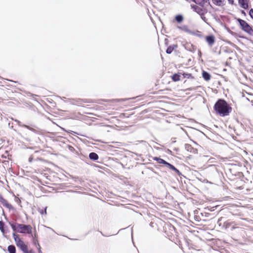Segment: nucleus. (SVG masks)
Wrapping results in <instances>:
<instances>
[{
  "instance_id": "1",
  "label": "nucleus",
  "mask_w": 253,
  "mask_h": 253,
  "mask_svg": "<svg viewBox=\"0 0 253 253\" xmlns=\"http://www.w3.org/2000/svg\"><path fill=\"white\" fill-rule=\"evenodd\" d=\"M207 173L210 181L207 179V190L209 188V186H212L213 189L217 187V181L219 177V174L217 171L215 165L209 164L207 166Z\"/></svg>"
},
{
  "instance_id": "2",
  "label": "nucleus",
  "mask_w": 253,
  "mask_h": 253,
  "mask_svg": "<svg viewBox=\"0 0 253 253\" xmlns=\"http://www.w3.org/2000/svg\"><path fill=\"white\" fill-rule=\"evenodd\" d=\"M215 113L220 117L229 116L232 110L231 104L224 99H218L213 106Z\"/></svg>"
},
{
  "instance_id": "3",
  "label": "nucleus",
  "mask_w": 253,
  "mask_h": 253,
  "mask_svg": "<svg viewBox=\"0 0 253 253\" xmlns=\"http://www.w3.org/2000/svg\"><path fill=\"white\" fill-rule=\"evenodd\" d=\"M12 229L14 232L23 234H31L32 232V226L30 225L20 224L17 222H9Z\"/></svg>"
},
{
  "instance_id": "4",
  "label": "nucleus",
  "mask_w": 253,
  "mask_h": 253,
  "mask_svg": "<svg viewBox=\"0 0 253 253\" xmlns=\"http://www.w3.org/2000/svg\"><path fill=\"white\" fill-rule=\"evenodd\" d=\"M242 30L248 34L250 36H253V28L246 21L239 18H236Z\"/></svg>"
},
{
  "instance_id": "5",
  "label": "nucleus",
  "mask_w": 253,
  "mask_h": 253,
  "mask_svg": "<svg viewBox=\"0 0 253 253\" xmlns=\"http://www.w3.org/2000/svg\"><path fill=\"white\" fill-rule=\"evenodd\" d=\"M217 212L218 211L212 212L211 214V220L208 221L207 222V230H213L215 226L216 222L218 223L219 225H220L221 223L220 222L222 220V218L220 219H217L216 216L217 214Z\"/></svg>"
},
{
  "instance_id": "6",
  "label": "nucleus",
  "mask_w": 253,
  "mask_h": 253,
  "mask_svg": "<svg viewBox=\"0 0 253 253\" xmlns=\"http://www.w3.org/2000/svg\"><path fill=\"white\" fill-rule=\"evenodd\" d=\"M13 237L17 247L24 253H29L27 246L24 244V242L20 238L19 236L14 232L12 234Z\"/></svg>"
},
{
  "instance_id": "7",
  "label": "nucleus",
  "mask_w": 253,
  "mask_h": 253,
  "mask_svg": "<svg viewBox=\"0 0 253 253\" xmlns=\"http://www.w3.org/2000/svg\"><path fill=\"white\" fill-rule=\"evenodd\" d=\"M191 8L193 9V10L197 12L198 14H199L200 15L201 18L205 22H206V16L205 15V9L204 8V4L203 5V6H201L200 5L198 6L195 4H191Z\"/></svg>"
},
{
  "instance_id": "8",
  "label": "nucleus",
  "mask_w": 253,
  "mask_h": 253,
  "mask_svg": "<svg viewBox=\"0 0 253 253\" xmlns=\"http://www.w3.org/2000/svg\"><path fill=\"white\" fill-rule=\"evenodd\" d=\"M211 235L210 233H207V250H210L211 249L215 250L216 247L215 246V244L217 242L216 239L211 238Z\"/></svg>"
},
{
  "instance_id": "9",
  "label": "nucleus",
  "mask_w": 253,
  "mask_h": 253,
  "mask_svg": "<svg viewBox=\"0 0 253 253\" xmlns=\"http://www.w3.org/2000/svg\"><path fill=\"white\" fill-rule=\"evenodd\" d=\"M215 42V38L212 34L207 35V43L210 47H211Z\"/></svg>"
},
{
  "instance_id": "10",
  "label": "nucleus",
  "mask_w": 253,
  "mask_h": 253,
  "mask_svg": "<svg viewBox=\"0 0 253 253\" xmlns=\"http://www.w3.org/2000/svg\"><path fill=\"white\" fill-rule=\"evenodd\" d=\"M217 207V206H213L212 208L211 209L209 208V206H207V222L208 221L211 220V215L212 213H210V212H215V210Z\"/></svg>"
},
{
  "instance_id": "11",
  "label": "nucleus",
  "mask_w": 253,
  "mask_h": 253,
  "mask_svg": "<svg viewBox=\"0 0 253 253\" xmlns=\"http://www.w3.org/2000/svg\"><path fill=\"white\" fill-rule=\"evenodd\" d=\"M0 203L5 207L7 208L9 210L13 209L12 206L11 204L8 203L7 200L4 199L3 197L0 195Z\"/></svg>"
},
{
  "instance_id": "12",
  "label": "nucleus",
  "mask_w": 253,
  "mask_h": 253,
  "mask_svg": "<svg viewBox=\"0 0 253 253\" xmlns=\"http://www.w3.org/2000/svg\"><path fill=\"white\" fill-rule=\"evenodd\" d=\"M249 0H239L238 3L242 8L248 9L249 8Z\"/></svg>"
},
{
  "instance_id": "13",
  "label": "nucleus",
  "mask_w": 253,
  "mask_h": 253,
  "mask_svg": "<svg viewBox=\"0 0 253 253\" xmlns=\"http://www.w3.org/2000/svg\"><path fill=\"white\" fill-rule=\"evenodd\" d=\"M18 125L20 126H22V127H25V128H26L27 129H28L29 130L34 132V133H39V131L36 130V129L31 127L30 126H28V125H24V124H22V123L20 122V121H18Z\"/></svg>"
},
{
  "instance_id": "14",
  "label": "nucleus",
  "mask_w": 253,
  "mask_h": 253,
  "mask_svg": "<svg viewBox=\"0 0 253 253\" xmlns=\"http://www.w3.org/2000/svg\"><path fill=\"white\" fill-rule=\"evenodd\" d=\"M224 29L227 31L228 33L235 37H238L239 38H243V37L239 36L237 33L232 31L225 24L222 25Z\"/></svg>"
},
{
  "instance_id": "15",
  "label": "nucleus",
  "mask_w": 253,
  "mask_h": 253,
  "mask_svg": "<svg viewBox=\"0 0 253 253\" xmlns=\"http://www.w3.org/2000/svg\"><path fill=\"white\" fill-rule=\"evenodd\" d=\"M166 166L169 168V169L174 171L178 175H180L181 174V173L179 171V170L170 163L167 162Z\"/></svg>"
},
{
  "instance_id": "16",
  "label": "nucleus",
  "mask_w": 253,
  "mask_h": 253,
  "mask_svg": "<svg viewBox=\"0 0 253 253\" xmlns=\"http://www.w3.org/2000/svg\"><path fill=\"white\" fill-rule=\"evenodd\" d=\"M88 157L90 160L97 161L99 159L98 155L95 152H91L89 154Z\"/></svg>"
},
{
  "instance_id": "17",
  "label": "nucleus",
  "mask_w": 253,
  "mask_h": 253,
  "mask_svg": "<svg viewBox=\"0 0 253 253\" xmlns=\"http://www.w3.org/2000/svg\"><path fill=\"white\" fill-rule=\"evenodd\" d=\"M181 78V73H175V74H173L171 77L172 80L174 82H177V81L180 80Z\"/></svg>"
},
{
  "instance_id": "18",
  "label": "nucleus",
  "mask_w": 253,
  "mask_h": 253,
  "mask_svg": "<svg viewBox=\"0 0 253 253\" xmlns=\"http://www.w3.org/2000/svg\"><path fill=\"white\" fill-rule=\"evenodd\" d=\"M176 48H177V45L173 44L172 45H170L168 47V48L166 50V53L167 54H169L171 53L173 51V50Z\"/></svg>"
},
{
  "instance_id": "19",
  "label": "nucleus",
  "mask_w": 253,
  "mask_h": 253,
  "mask_svg": "<svg viewBox=\"0 0 253 253\" xmlns=\"http://www.w3.org/2000/svg\"><path fill=\"white\" fill-rule=\"evenodd\" d=\"M178 28L182 30V31L188 33L190 34H193V31L190 30L187 26H183L182 27H178Z\"/></svg>"
},
{
  "instance_id": "20",
  "label": "nucleus",
  "mask_w": 253,
  "mask_h": 253,
  "mask_svg": "<svg viewBox=\"0 0 253 253\" xmlns=\"http://www.w3.org/2000/svg\"><path fill=\"white\" fill-rule=\"evenodd\" d=\"M153 160H155V161H156L157 162H158V163L159 164H164L166 166L167 162L165 160H164V159H161L160 158H159V157H155L153 158Z\"/></svg>"
},
{
  "instance_id": "21",
  "label": "nucleus",
  "mask_w": 253,
  "mask_h": 253,
  "mask_svg": "<svg viewBox=\"0 0 253 253\" xmlns=\"http://www.w3.org/2000/svg\"><path fill=\"white\" fill-rule=\"evenodd\" d=\"M7 250L9 253H15L16 248L14 245H9L8 246Z\"/></svg>"
},
{
  "instance_id": "22",
  "label": "nucleus",
  "mask_w": 253,
  "mask_h": 253,
  "mask_svg": "<svg viewBox=\"0 0 253 253\" xmlns=\"http://www.w3.org/2000/svg\"><path fill=\"white\" fill-rule=\"evenodd\" d=\"M213 3L217 6L223 5L224 0H212Z\"/></svg>"
},
{
  "instance_id": "23",
  "label": "nucleus",
  "mask_w": 253,
  "mask_h": 253,
  "mask_svg": "<svg viewBox=\"0 0 253 253\" xmlns=\"http://www.w3.org/2000/svg\"><path fill=\"white\" fill-rule=\"evenodd\" d=\"M175 19L178 23H180L183 21V17L182 15L178 14L175 16Z\"/></svg>"
},
{
  "instance_id": "24",
  "label": "nucleus",
  "mask_w": 253,
  "mask_h": 253,
  "mask_svg": "<svg viewBox=\"0 0 253 253\" xmlns=\"http://www.w3.org/2000/svg\"><path fill=\"white\" fill-rule=\"evenodd\" d=\"M195 3L200 6H203L205 4V0H192Z\"/></svg>"
},
{
  "instance_id": "25",
  "label": "nucleus",
  "mask_w": 253,
  "mask_h": 253,
  "mask_svg": "<svg viewBox=\"0 0 253 253\" xmlns=\"http://www.w3.org/2000/svg\"><path fill=\"white\" fill-rule=\"evenodd\" d=\"M181 75L182 76V79H185V78L189 79V78H192V75L191 74L183 73L182 74L181 73Z\"/></svg>"
},
{
  "instance_id": "26",
  "label": "nucleus",
  "mask_w": 253,
  "mask_h": 253,
  "mask_svg": "<svg viewBox=\"0 0 253 253\" xmlns=\"http://www.w3.org/2000/svg\"><path fill=\"white\" fill-rule=\"evenodd\" d=\"M193 34H191V35H194L196 36H197L198 37L201 38L202 37V33L198 31H193Z\"/></svg>"
},
{
  "instance_id": "27",
  "label": "nucleus",
  "mask_w": 253,
  "mask_h": 253,
  "mask_svg": "<svg viewBox=\"0 0 253 253\" xmlns=\"http://www.w3.org/2000/svg\"><path fill=\"white\" fill-rule=\"evenodd\" d=\"M4 226V223L2 220L0 221V230L3 234H4V233H5Z\"/></svg>"
},
{
  "instance_id": "28",
  "label": "nucleus",
  "mask_w": 253,
  "mask_h": 253,
  "mask_svg": "<svg viewBox=\"0 0 253 253\" xmlns=\"http://www.w3.org/2000/svg\"><path fill=\"white\" fill-rule=\"evenodd\" d=\"M185 148L187 151L192 152V150L193 149L191 145L188 144H186L185 145Z\"/></svg>"
},
{
  "instance_id": "29",
  "label": "nucleus",
  "mask_w": 253,
  "mask_h": 253,
  "mask_svg": "<svg viewBox=\"0 0 253 253\" xmlns=\"http://www.w3.org/2000/svg\"><path fill=\"white\" fill-rule=\"evenodd\" d=\"M47 207H45L44 209H39L38 211L41 214H46Z\"/></svg>"
},
{
  "instance_id": "30",
  "label": "nucleus",
  "mask_w": 253,
  "mask_h": 253,
  "mask_svg": "<svg viewBox=\"0 0 253 253\" xmlns=\"http://www.w3.org/2000/svg\"><path fill=\"white\" fill-rule=\"evenodd\" d=\"M224 52L229 53L232 52L233 51L231 49L225 47V48L224 49Z\"/></svg>"
},
{
  "instance_id": "31",
  "label": "nucleus",
  "mask_w": 253,
  "mask_h": 253,
  "mask_svg": "<svg viewBox=\"0 0 253 253\" xmlns=\"http://www.w3.org/2000/svg\"><path fill=\"white\" fill-rule=\"evenodd\" d=\"M249 14L251 18L253 20V8H251L250 9Z\"/></svg>"
},
{
  "instance_id": "32",
  "label": "nucleus",
  "mask_w": 253,
  "mask_h": 253,
  "mask_svg": "<svg viewBox=\"0 0 253 253\" xmlns=\"http://www.w3.org/2000/svg\"><path fill=\"white\" fill-rule=\"evenodd\" d=\"M215 159L213 158H210L208 161L207 162V166H208V165L209 163H211L214 161Z\"/></svg>"
},
{
  "instance_id": "33",
  "label": "nucleus",
  "mask_w": 253,
  "mask_h": 253,
  "mask_svg": "<svg viewBox=\"0 0 253 253\" xmlns=\"http://www.w3.org/2000/svg\"><path fill=\"white\" fill-rule=\"evenodd\" d=\"M230 223L228 222H224L223 224V226L225 227V228H228L230 226Z\"/></svg>"
},
{
  "instance_id": "34",
  "label": "nucleus",
  "mask_w": 253,
  "mask_h": 253,
  "mask_svg": "<svg viewBox=\"0 0 253 253\" xmlns=\"http://www.w3.org/2000/svg\"><path fill=\"white\" fill-rule=\"evenodd\" d=\"M68 149H69L71 152H74V151L75 150V148H74L73 146H71V145H68Z\"/></svg>"
},
{
  "instance_id": "35",
  "label": "nucleus",
  "mask_w": 253,
  "mask_h": 253,
  "mask_svg": "<svg viewBox=\"0 0 253 253\" xmlns=\"http://www.w3.org/2000/svg\"><path fill=\"white\" fill-rule=\"evenodd\" d=\"M211 74L207 72V81L210 80L211 79Z\"/></svg>"
},
{
  "instance_id": "36",
  "label": "nucleus",
  "mask_w": 253,
  "mask_h": 253,
  "mask_svg": "<svg viewBox=\"0 0 253 253\" xmlns=\"http://www.w3.org/2000/svg\"><path fill=\"white\" fill-rule=\"evenodd\" d=\"M138 142L139 143H143L145 146H147V145H148V143L146 141H144V140L138 141Z\"/></svg>"
},
{
  "instance_id": "37",
  "label": "nucleus",
  "mask_w": 253,
  "mask_h": 253,
  "mask_svg": "<svg viewBox=\"0 0 253 253\" xmlns=\"http://www.w3.org/2000/svg\"><path fill=\"white\" fill-rule=\"evenodd\" d=\"M202 77L205 80H206V71L203 70L202 71Z\"/></svg>"
},
{
  "instance_id": "38",
  "label": "nucleus",
  "mask_w": 253,
  "mask_h": 253,
  "mask_svg": "<svg viewBox=\"0 0 253 253\" xmlns=\"http://www.w3.org/2000/svg\"><path fill=\"white\" fill-rule=\"evenodd\" d=\"M33 157L32 155H31L29 158V162L31 163L33 161Z\"/></svg>"
},
{
  "instance_id": "39",
  "label": "nucleus",
  "mask_w": 253,
  "mask_h": 253,
  "mask_svg": "<svg viewBox=\"0 0 253 253\" xmlns=\"http://www.w3.org/2000/svg\"><path fill=\"white\" fill-rule=\"evenodd\" d=\"M229 3L232 5L234 4V0H228Z\"/></svg>"
},
{
  "instance_id": "40",
  "label": "nucleus",
  "mask_w": 253,
  "mask_h": 253,
  "mask_svg": "<svg viewBox=\"0 0 253 253\" xmlns=\"http://www.w3.org/2000/svg\"><path fill=\"white\" fill-rule=\"evenodd\" d=\"M240 11H241V13L243 15H244V16H246V12L245 11V10H240Z\"/></svg>"
},
{
  "instance_id": "41",
  "label": "nucleus",
  "mask_w": 253,
  "mask_h": 253,
  "mask_svg": "<svg viewBox=\"0 0 253 253\" xmlns=\"http://www.w3.org/2000/svg\"><path fill=\"white\" fill-rule=\"evenodd\" d=\"M222 18L223 19H226L227 20H229V18L227 17V16H221Z\"/></svg>"
},
{
  "instance_id": "42",
  "label": "nucleus",
  "mask_w": 253,
  "mask_h": 253,
  "mask_svg": "<svg viewBox=\"0 0 253 253\" xmlns=\"http://www.w3.org/2000/svg\"><path fill=\"white\" fill-rule=\"evenodd\" d=\"M38 248H39V253H42L41 249L40 244L39 243H38Z\"/></svg>"
},
{
  "instance_id": "43",
  "label": "nucleus",
  "mask_w": 253,
  "mask_h": 253,
  "mask_svg": "<svg viewBox=\"0 0 253 253\" xmlns=\"http://www.w3.org/2000/svg\"><path fill=\"white\" fill-rule=\"evenodd\" d=\"M33 242L35 244H38V240L37 239H34Z\"/></svg>"
},
{
  "instance_id": "44",
  "label": "nucleus",
  "mask_w": 253,
  "mask_h": 253,
  "mask_svg": "<svg viewBox=\"0 0 253 253\" xmlns=\"http://www.w3.org/2000/svg\"><path fill=\"white\" fill-rule=\"evenodd\" d=\"M14 121L15 122H16L17 123H18V121H19V120H14Z\"/></svg>"
},
{
  "instance_id": "45",
  "label": "nucleus",
  "mask_w": 253,
  "mask_h": 253,
  "mask_svg": "<svg viewBox=\"0 0 253 253\" xmlns=\"http://www.w3.org/2000/svg\"><path fill=\"white\" fill-rule=\"evenodd\" d=\"M8 81H10V82H11L16 83V82H14V81H12V80H8Z\"/></svg>"
},
{
  "instance_id": "46",
  "label": "nucleus",
  "mask_w": 253,
  "mask_h": 253,
  "mask_svg": "<svg viewBox=\"0 0 253 253\" xmlns=\"http://www.w3.org/2000/svg\"><path fill=\"white\" fill-rule=\"evenodd\" d=\"M126 100H127V99H123V101H126Z\"/></svg>"
}]
</instances>
